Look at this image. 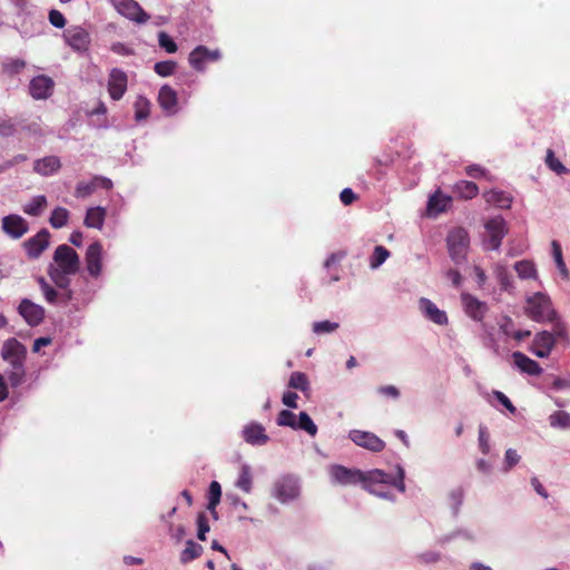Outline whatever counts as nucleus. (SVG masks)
Here are the masks:
<instances>
[{
  "label": "nucleus",
  "instance_id": "nucleus-10",
  "mask_svg": "<svg viewBox=\"0 0 570 570\" xmlns=\"http://www.w3.org/2000/svg\"><path fill=\"white\" fill-rule=\"evenodd\" d=\"M2 232L12 239H20L29 230L28 222L20 215L10 214L2 218Z\"/></svg>",
  "mask_w": 570,
  "mask_h": 570
},
{
  "label": "nucleus",
  "instance_id": "nucleus-43",
  "mask_svg": "<svg viewBox=\"0 0 570 570\" xmlns=\"http://www.w3.org/2000/svg\"><path fill=\"white\" fill-rule=\"evenodd\" d=\"M277 425L288 426L296 430L297 419L296 415L289 410H282L277 416Z\"/></svg>",
  "mask_w": 570,
  "mask_h": 570
},
{
  "label": "nucleus",
  "instance_id": "nucleus-4",
  "mask_svg": "<svg viewBox=\"0 0 570 570\" xmlns=\"http://www.w3.org/2000/svg\"><path fill=\"white\" fill-rule=\"evenodd\" d=\"M524 312L537 323L554 322L558 315L550 297L542 292H537L527 298Z\"/></svg>",
  "mask_w": 570,
  "mask_h": 570
},
{
  "label": "nucleus",
  "instance_id": "nucleus-6",
  "mask_svg": "<svg viewBox=\"0 0 570 570\" xmlns=\"http://www.w3.org/2000/svg\"><path fill=\"white\" fill-rule=\"evenodd\" d=\"M482 246L485 250H498L508 234V226L502 216H495L484 223Z\"/></svg>",
  "mask_w": 570,
  "mask_h": 570
},
{
  "label": "nucleus",
  "instance_id": "nucleus-28",
  "mask_svg": "<svg viewBox=\"0 0 570 570\" xmlns=\"http://www.w3.org/2000/svg\"><path fill=\"white\" fill-rule=\"evenodd\" d=\"M493 273L500 283L502 289L510 291L513 288V278L508 267L504 264L497 263L493 266Z\"/></svg>",
  "mask_w": 570,
  "mask_h": 570
},
{
  "label": "nucleus",
  "instance_id": "nucleus-46",
  "mask_svg": "<svg viewBox=\"0 0 570 570\" xmlns=\"http://www.w3.org/2000/svg\"><path fill=\"white\" fill-rule=\"evenodd\" d=\"M552 323H553V332H551V334H553L556 336V343L558 341H563L566 344H569L570 340H569V335H568L567 327H566L564 323L561 322L558 317Z\"/></svg>",
  "mask_w": 570,
  "mask_h": 570
},
{
  "label": "nucleus",
  "instance_id": "nucleus-27",
  "mask_svg": "<svg viewBox=\"0 0 570 570\" xmlns=\"http://www.w3.org/2000/svg\"><path fill=\"white\" fill-rule=\"evenodd\" d=\"M485 202L500 208H509L511 206V197L504 191L491 189L484 194Z\"/></svg>",
  "mask_w": 570,
  "mask_h": 570
},
{
  "label": "nucleus",
  "instance_id": "nucleus-21",
  "mask_svg": "<svg viewBox=\"0 0 570 570\" xmlns=\"http://www.w3.org/2000/svg\"><path fill=\"white\" fill-rule=\"evenodd\" d=\"M462 305L464 312L474 321H482L488 306L484 302L479 301L475 296L471 294H462L461 295Z\"/></svg>",
  "mask_w": 570,
  "mask_h": 570
},
{
  "label": "nucleus",
  "instance_id": "nucleus-29",
  "mask_svg": "<svg viewBox=\"0 0 570 570\" xmlns=\"http://www.w3.org/2000/svg\"><path fill=\"white\" fill-rule=\"evenodd\" d=\"M514 269L521 279H537L538 272L533 262L523 259L514 264Z\"/></svg>",
  "mask_w": 570,
  "mask_h": 570
},
{
  "label": "nucleus",
  "instance_id": "nucleus-59",
  "mask_svg": "<svg viewBox=\"0 0 570 570\" xmlns=\"http://www.w3.org/2000/svg\"><path fill=\"white\" fill-rule=\"evenodd\" d=\"M530 482H531V485H532L533 490L540 497H542L543 499H547L549 497L548 491L544 489V487L542 485V483L540 482V480L537 476H532Z\"/></svg>",
  "mask_w": 570,
  "mask_h": 570
},
{
  "label": "nucleus",
  "instance_id": "nucleus-26",
  "mask_svg": "<svg viewBox=\"0 0 570 570\" xmlns=\"http://www.w3.org/2000/svg\"><path fill=\"white\" fill-rule=\"evenodd\" d=\"M450 200L451 199L448 196L441 193L433 194L428 202L429 215L436 216L438 214L444 212Z\"/></svg>",
  "mask_w": 570,
  "mask_h": 570
},
{
  "label": "nucleus",
  "instance_id": "nucleus-9",
  "mask_svg": "<svg viewBox=\"0 0 570 570\" xmlns=\"http://www.w3.org/2000/svg\"><path fill=\"white\" fill-rule=\"evenodd\" d=\"M348 438L357 446H361L371 452L377 453L383 451L385 448V442L376 434L368 431L351 430L348 432Z\"/></svg>",
  "mask_w": 570,
  "mask_h": 570
},
{
  "label": "nucleus",
  "instance_id": "nucleus-60",
  "mask_svg": "<svg viewBox=\"0 0 570 570\" xmlns=\"http://www.w3.org/2000/svg\"><path fill=\"white\" fill-rule=\"evenodd\" d=\"M111 51L119 56H129L132 53V50L122 42L112 43Z\"/></svg>",
  "mask_w": 570,
  "mask_h": 570
},
{
  "label": "nucleus",
  "instance_id": "nucleus-34",
  "mask_svg": "<svg viewBox=\"0 0 570 570\" xmlns=\"http://www.w3.org/2000/svg\"><path fill=\"white\" fill-rule=\"evenodd\" d=\"M549 424L554 429H570V414L566 411H556L550 414Z\"/></svg>",
  "mask_w": 570,
  "mask_h": 570
},
{
  "label": "nucleus",
  "instance_id": "nucleus-39",
  "mask_svg": "<svg viewBox=\"0 0 570 570\" xmlns=\"http://www.w3.org/2000/svg\"><path fill=\"white\" fill-rule=\"evenodd\" d=\"M288 386L302 392H306L309 389V382L306 374L302 372H293L289 376Z\"/></svg>",
  "mask_w": 570,
  "mask_h": 570
},
{
  "label": "nucleus",
  "instance_id": "nucleus-62",
  "mask_svg": "<svg viewBox=\"0 0 570 570\" xmlns=\"http://www.w3.org/2000/svg\"><path fill=\"white\" fill-rule=\"evenodd\" d=\"M222 497V487L217 481H212L208 490V499H219Z\"/></svg>",
  "mask_w": 570,
  "mask_h": 570
},
{
  "label": "nucleus",
  "instance_id": "nucleus-45",
  "mask_svg": "<svg viewBox=\"0 0 570 570\" xmlns=\"http://www.w3.org/2000/svg\"><path fill=\"white\" fill-rule=\"evenodd\" d=\"M478 441H479V449H480V451L483 454H489L491 445H490V434L488 432L487 426H484V425H480L479 426V438H478Z\"/></svg>",
  "mask_w": 570,
  "mask_h": 570
},
{
  "label": "nucleus",
  "instance_id": "nucleus-41",
  "mask_svg": "<svg viewBox=\"0 0 570 570\" xmlns=\"http://www.w3.org/2000/svg\"><path fill=\"white\" fill-rule=\"evenodd\" d=\"M547 166L558 175L567 174L568 168L554 156V151L552 149L547 150L546 156Z\"/></svg>",
  "mask_w": 570,
  "mask_h": 570
},
{
  "label": "nucleus",
  "instance_id": "nucleus-37",
  "mask_svg": "<svg viewBox=\"0 0 570 570\" xmlns=\"http://www.w3.org/2000/svg\"><path fill=\"white\" fill-rule=\"evenodd\" d=\"M296 430H303L311 436H315L317 433V426L306 412H301L298 415Z\"/></svg>",
  "mask_w": 570,
  "mask_h": 570
},
{
  "label": "nucleus",
  "instance_id": "nucleus-23",
  "mask_svg": "<svg viewBox=\"0 0 570 570\" xmlns=\"http://www.w3.org/2000/svg\"><path fill=\"white\" fill-rule=\"evenodd\" d=\"M512 358L514 365L523 373L534 376L542 373V367L539 365V363L521 352H513Z\"/></svg>",
  "mask_w": 570,
  "mask_h": 570
},
{
  "label": "nucleus",
  "instance_id": "nucleus-32",
  "mask_svg": "<svg viewBox=\"0 0 570 570\" xmlns=\"http://www.w3.org/2000/svg\"><path fill=\"white\" fill-rule=\"evenodd\" d=\"M551 249H552V257L554 259L556 266H557L560 275L562 276L563 279H569L570 274H569L567 265L563 261L561 245L557 240H552Z\"/></svg>",
  "mask_w": 570,
  "mask_h": 570
},
{
  "label": "nucleus",
  "instance_id": "nucleus-20",
  "mask_svg": "<svg viewBox=\"0 0 570 570\" xmlns=\"http://www.w3.org/2000/svg\"><path fill=\"white\" fill-rule=\"evenodd\" d=\"M55 82L50 77L40 75L31 79L29 83V92L32 98L40 100L47 99L53 91Z\"/></svg>",
  "mask_w": 570,
  "mask_h": 570
},
{
  "label": "nucleus",
  "instance_id": "nucleus-30",
  "mask_svg": "<svg viewBox=\"0 0 570 570\" xmlns=\"http://www.w3.org/2000/svg\"><path fill=\"white\" fill-rule=\"evenodd\" d=\"M235 487L239 490L249 493L253 488L252 469L248 464H243L239 470L238 478L235 482Z\"/></svg>",
  "mask_w": 570,
  "mask_h": 570
},
{
  "label": "nucleus",
  "instance_id": "nucleus-2",
  "mask_svg": "<svg viewBox=\"0 0 570 570\" xmlns=\"http://www.w3.org/2000/svg\"><path fill=\"white\" fill-rule=\"evenodd\" d=\"M80 258L77 252L66 245H59L52 256V263L48 266V275L60 288H67L70 284L69 276L78 273Z\"/></svg>",
  "mask_w": 570,
  "mask_h": 570
},
{
  "label": "nucleus",
  "instance_id": "nucleus-18",
  "mask_svg": "<svg viewBox=\"0 0 570 570\" xmlns=\"http://www.w3.org/2000/svg\"><path fill=\"white\" fill-rule=\"evenodd\" d=\"M66 42L77 51L87 50L90 43V36L87 30L81 27H70L63 33Z\"/></svg>",
  "mask_w": 570,
  "mask_h": 570
},
{
  "label": "nucleus",
  "instance_id": "nucleus-58",
  "mask_svg": "<svg viewBox=\"0 0 570 570\" xmlns=\"http://www.w3.org/2000/svg\"><path fill=\"white\" fill-rule=\"evenodd\" d=\"M499 326H500V330L501 332L507 335V336H511L514 328H513V322L510 317L508 316H504L502 317V320L500 321L499 323Z\"/></svg>",
  "mask_w": 570,
  "mask_h": 570
},
{
  "label": "nucleus",
  "instance_id": "nucleus-52",
  "mask_svg": "<svg viewBox=\"0 0 570 570\" xmlns=\"http://www.w3.org/2000/svg\"><path fill=\"white\" fill-rule=\"evenodd\" d=\"M520 455L513 449H508L504 454V471H509L511 468L517 465L520 461Z\"/></svg>",
  "mask_w": 570,
  "mask_h": 570
},
{
  "label": "nucleus",
  "instance_id": "nucleus-25",
  "mask_svg": "<svg viewBox=\"0 0 570 570\" xmlns=\"http://www.w3.org/2000/svg\"><path fill=\"white\" fill-rule=\"evenodd\" d=\"M106 218V209L97 206L87 210L83 224L89 228L101 229Z\"/></svg>",
  "mask_w": 570,
  "mask_h": 570
},
{
  "label": "nucleus",
  "instance_id": "nucleus-53",
  "mask_svg": "<svg viewBox=\"0 0 570 570\" xmlns=\"http://www.w3.org/2000/svg\"><path fill=\"white\" fill-rule=\"evenodd\" d=\"M49 21L53 27L59 29L63 28L66 24V19L63 14L55 9L50 10L49 12Z\"/></svg>",
  "mask_w": 570,
  "mask_h": 570
},
{
  "label": "nucleus",
  "instance_id": "nucleus-14",
  "mask_svg": "<svg viewBox=\"0 0 570 570\" xmlns=\"http://www.w3.org/2000/svg\"><path fill=\"white\" fill-rule=\"evenodd\" d=\"M127 73L119 69L112 68L108 78V92L112 100H120L127 90Z\"/></svg>",
  "mask_w": 570,
  "mask_h": 570
},
{
  "label": "nucleus",
  "instance_id": "nucleus-42",
  "mask_svg": "<svg viewBox=\"0 0 570 570\" xmlns=\"http://www.w3.org/2000/svg\"><path fill=\"white\" fill-rule=\"evenodd\" d=\"M98 189L95 179L92 178L90 181H80L78 183L75 195L78 198H86L90 196L94 191Z\"/></svg>",
  "mask_w": 570,
  "mask_h": 570
},
{
  "label": "nucleus",
  "instance_id": "nucleus-57",
  "mask_svg": "<svg viewBox=\"0 0 570 570\" xmlns=\"http://www.w3.org/2000/svg\"><path fill=\"white\" fill-rule=\"evenodd\" d=\"M298 395L295 392H285L282 397V402L289 409H297Z\"/></svg>",
  "mask_w": 570,
  "mask_h": 570
},
{
  "label": "nucleus",
  "instance_id": "nucleus-44",
  "mask_svg": "<svg viewBox=\"0 0 570 570\" xmlns=\"http://www.w3.org/2000/svg\"><path fill=\"white\" fill-rule=\"evenodd\" d=\"M340 324L331 321H320L313 323V332L317 335L330 334L338 328Z\"/></svg>",
  "mask_w": 570,
  "mask_h": 570
},
{
  "label": "nucleus",
  "instance_id": "nucleus-50",
  "mask_svg": "<svg viewBox=\"0 0 570 570\" xmlns=\"http://www.w3.org/2000/svg\"><path fill=\"white\" fill-rule=\"evenodd\" d=\"M40 285V289L48 303H55L57 299V292L53 287H51L43 277L38 279Z\"/></svg>",
  "mask_w": 570,
  "mask_h": 570
},
{
  "label": "nucleus",
  "instance_id": "nucleus-63",
  "mask_svg": "<svg viewBox=\"0 0 570 570\" xmlns=\"http://www.w3.org/2000/svg\"><path fill=\"white\" fill-rule=\"evenodd\" d=\"M26 66V62L21 59H13L11 60L6 68L13 73L19 72L21 69H23Z\"/></svg>",
  "mask_w": 570,
  "mask_h": 570
},
{
  "label": "nucleus",
  "instance_id": "nucleus-12",
  "mask_svg": "<svg viewBox=\"0 0 570 570\" xmlns=\"http://www.w3.org/2000/svg\"><path fill=\"white\" fill-rule=\"evenodd\" d=\"M417 307L425 320L440 326H445L449 324L446 312L440 309L431 299L421 297L417 302Z\"/></svg>",
  "mask_w": 570,
  "mask_h": 570
},
{
  "label": "nucleus",
  "instance_id": "nucleus-48",
  "mask_svg": "<svg viewBox=\"0 0 570 570\" xmlns=\"http://www.w3.org/2000/svg\"><path fill=\"white\" fill-rule=\"evenodd\" d=\"M176 63L171 60L155 63L154 70L161 77H168L174 73Z\"/></svg>",
  "mask_w": 570,
  "mask_h": 570
},
{
  "label": "nucleus",
  "instance_id": "nucleus-56",
  "mask_svg": "<svg viewBox=\"0 0 570 570\" xmlns=\"http://www.w3.org/2000/svg\"><path fill=\"white\" fill-rule=\"evenodd\" d=\"M450 500L453 508L454 513H458L460 505L463 502V492L460 489L453 490L450 493Z\"/></svg>",
  "mask_w": 570,
  "mask_h": 570
},
{
  "label": "nucleus",
  "instance_id": "nucleus-51",
  "mask_svg": "<svg viewBox=\"0 0 570 570\" xmlns=\"http://www.w3.org/2000/svg\"><path fill=\"white\" fill-rule=\"evenodd\" d=\"M197 527H198L197 538L200 541H205L206 533L209 532L210 528L208 524V520H207L205 513H203V512L198 513V515H197Z\"/></svg>",
  "mask_w": 570,
  "mask_h": 570
},
{
  "label": "nucleus",
  "instance_id": "nucleus-33",
  "mask_svg": "<svg viewBox=\"0 0 570 570\" xmlns=\"http://www.w3.org/2000/svg\"><path fill=\"white\" fill-rule=\"evenodd\" d=\"M203 552V547L193 540L186 542V548L181 551L180 561L188 563L194 559L198 558Z\"/></svg>",
  "mask_w": 570,
  "mask_h": 570
},
{
  "label": "nucleus",
  "instance_id": "nucleus-55",
  "mask_svg": "<svg viewBox=\"0 0 570 570\" xmlns=\"http://www.w3.org/2000/svg\"><path fill=\"white\" fill-rule=\"evenodd\" d=\"M14 125L10 119H0V136L9 137L14 134Z\"/></svg>",
  "mask_w": 570,
  "mask_h": 570
},
{
  "label": "nucleus",
  "instance_id": "nucleus-31",
  "mask_svg": "<svg viewBox=\"0 0 570 570\" xmlns=\"http://www.w3.org/2000/svg\"><path fill=\"white\" fill-rule=\"evenodd\" d=\"M47 206V198L43 195L35 196L23 205L22 210L30 216H40Z\"/></svg>",
  "mask_w": 570,
  "mask_h": 570
},
{
  "label": "nucleus",
  "instance_id": "nucleus-17",
  "mask_svg": "<svg viewBox=\"0 0 570 570\" xmlns=\"http://www.w3.org/2000/svg\"><path fill=\"white\" fill-rule=\"evenodd\" d=\"M19 314L30 326L39 325L45 317V309L42 306L24 298L20 302L18 307Z\"/></svg>",
  "mask_w": 570,
  "mask_h": 570
},
{
  "label": "nucleus",
  "instance_id": "nucleus-19",
  "mask_svg": "<svg viewBox=\"0 0 570 570\" xmlns=\"http://www.w3.org/2000/svg\"><path fill=\"white\" fill-rule=\"evenodd\" d=\"M242 435L246 443L254 446L264 445L269 441L265 428L257 422L246 424L242 430Z\"/></svg>",
  "mask_w": 570,
  "mask_h": 570
},
{
  "label": "nucleus",
  "instance_id": "nucleus-15",
  "mask_svg": "<svg viewBox=\"0 0 570 570\" xmlns=\"http://www.w3.org/2000/svg\"><path fill=\"white\" fill-rule=\"evenodd\" d=\"M219 59V50H209L205 46H198L189 53L188 61L197 71H204L208 61H217Z\"/></svg>",
  "mask_w": 570,
  "mask_h": 570
},
{
  "label": "nucleus",
  "instance_id": "nucleus-47",
  "mask_svg": "<svg viewBox=\"0 0 570 570\" xmlns=\"http://www.w3.org/2000/svg\"><path fill=\"white\" fill-rule=\"evenodd\" d=\"M376 392L381 396L391 399L393 401H397L401 396V392H400L399 387H396L395 385H392V384L381 385L376 389Z\"/></svg>",
  "mask_w": 570,
  "mask_h": 570
},
{
  "label": "nucleus",
  "instance_id": "nucleus-64",
  "mask_svg": "<svg viewBox=\"0 0 570 570\" xmlns=\"http://www.w3.org/2000/svg\"><path fill=\"white\" fill-rule=\"evenodd\" d=\"M466 174L472 178L485 176V170L479 165H471L466 167Z\"/></svg>",
  "mask_w": 570,
  "mask_h": 570
},
{
  "label": "nucleus",
  "instance_id": "nucleus-40",
  "mask_svg": "<svg viewBox=\"0 0 570 570\" xmlns=\"http://www.w3.org/2000/svg\"><path fill=\"white\" fill-rule=\"evenodd\" d=\"M456 191L465 199H471L478 195L479 188L472 181L461 180L455 185Z\"/></svg>",
  "mask_w": 570,
  "mask_h": 570
},
{
  "label": "nucleus",
  "instance_id": "nucleus-5",
  "mask_svg": "<svg viewBox=\"0 0 570 570\" xmlns=\"http://www.w3.org/2000/svg\"><path fill=\"white\" fill-rule=\"evenodd\" d=\"M271 495L281 504H289L301 495V481L293 474L278 476L272 484Z\"/></svg>",
  "mask_w": 570,
  "mask_h": 570
},
{
  "label": "nucleus",
  "instance_id": "nucleus-13",
  "mask_svg": "<svg viewBox=\"0 0 570 570\" xmlns=\"http://www.w3.org/2000/svg\"><path fill=\"white\" fill-rule=\"evenodd\" d=\"M104 248L100 242H94L87 248L85 261L90 276L97 278L102 272Z\"/></svg>",
  "mask_w": 570,
  "mask_h": 570
},
{
  "label": "nucleus",
  "instance_id": "nucleus-3",
  "mask_svg": "<svg viewBox=\"0 0 570 570\" xmlns=\"http://www.w3.org/2000/svg\"><path fill=\"white\" fill-rule=\"evenodd\" d=\"M27 350L16 338L7 340L2 345V358L12 367L9 380L12 385H19L24 376V358Z\"/></svg>",
  "mask_w": 570,
  "mask_h": 570
},
{
  "label": "nucleus",
  "instance_id": "nucleus-22",
  "mask_svg": "<svg viewBox=\"0 0 570 570\" xmlns=\"http://www.w3.org/2000/svg\"><path fill=\"white\" fill-rule=\"evenodd\" d=\"M158 102L167 115H175L178 111L177 92L167 85L159 89Z\"/></svg>",
  "mask_w": 570,
  "mask_h": 570
},
{
  "label": "nucleus",
  "instance_id": "nucleus-8",
  "mask_svg": "<svg viewBox=\"0 0 570 570\" xmlns=\"http://www.w3.org/2000/svg\"><path fill=\"white\" fill-rule=\"evenodd\" d=\"M110 2L119 14L131 21L146 23L149 20V14L135 0H110Z\"/></svg>",
  "mask_w": 570,
  "mask_h": 570
},
{
  "label": "nucleus",
  "instance_id": "nucleus-49",
  "mask_svg": "<svg viewBox=\"0 0 570 570\" xmlns=\"http://www.w3.org/2000/svg\"><path fill=\"white\" fill-rule=\"evenodd\" d=\"M158 43L168 53H174L177 51V45L165 31H160L158 33Z\"/></svg>",
  "mask_w": 570,
  "mask_h": 570
},
{
  "label": "nucleus",
  "instance_id": "nucleus-38",
  "mask_svg": "<svg viewBox=\"0 0 570 570\" xmlns=\"http://www.w3.org/2000/svg\"><path fill=\"white\" fill-rule=\"evenodd\" d=\"M389 257L390 252L384 246H375L373 254L370 257V267L372 269H377Z\"/></svg>",
  "mask_w": 570,
  "mask_h": 570
},
{
  "label": "nucleus",
  "instance_id": "nucleus-1",
  "mask_svg": "<svg viewBox=\"0 0 570 570\" xmlns=\"http://www.w3.org/2000/svg\"><path fill=\"white\" fill-rule=\"evenodd\" d=\"M395 471L396 473L393 475L380 469L363 472L358 469L334 464L330 468V476L333 483L340 485L362 484L371 494L394 502L395 495L385 488L394 487L401 493H404L406 490L404 483L405 470L402 465L397 464Z\"/></svg>",
  "mask_w": 570,
  "mask_h": 570
},
{
  "label": "nucleus",
  "instance_id": "nucleus-24",
  "mask_svg": "<svg viewBox=\"0 0 570 570\" xmlns=\"http://www.w3.org/2000/svg\"><path fill=\"white\" fill-rule=\"evenodd\" d=\"M60 167L61 161L57 156H47L33 163V170L41 176H51L56 174Z\"/></svg>",
  "mask_w": 570,
  "mask_h": 570
},
{
  "label": "nucleus",
  "instance_id": "nucleus-61",
  "mask_svg": "<svg viewBox=\"0 0 570 570\" xmlns=\"http://www.w3.org/2000/svg\"><path fill=\"white\" fill-rule=\"evenodd\" d=\"M340 198L344 205H351L355 200L356 196L351 188H344L340 194Z\"/></svg>",
  "mask_w": 570,
  "mask_h": 570
},
{
  "label": "nucleus",
  "instance_id": "nucleus-7",
  "mask_svg": "<svg viewBox=\"0 0 570 570\" xmlns=\"http://www.w3.org/2000/svg\"><path fill=\"white\" fill-rule=\"evenodd\" d=\"M448 250L455 264H463L470 245L468 232L462 227L452 229L446 237Z\"/></svg>",
  "mask_w": 570,
  "mask_h": 570
},
{
  "label": "nucleus",
  "instance_id": "nucleus-16",
  "mask_svg": "<svg viewBox=\"0 0 570 570\" xmlns=\"http://www.w3.org/2000/svg\"><path fill=\"white\" fill-rule=\"evenodd\" d=\"M554 345L556 336L551 332L541 331L533 338L531 352L540 358H546L550 355Z\"/></svg>",
  "mask_w": 570,
  "mask_h": 570
},
{
  "label": "nucleus",
  "instance_id": "nucleus-36",
  "mask_svg": "<svg viewBox=\"0 0 570 570\" xmlns=\"http://www.w3.org/2000/svg\"><path fill=\"white\" fill-rule=\"evenodd\" d=\"M68 218L69 212L66 208L56 207L51 213L49 223L53 228L59 229L67 225Z\"/></svg>",
  "mask_w": 570,
  "mask_h": 570
},
{
  "label": "nucleus",
  "instance_id": "nucleus-35",
  "mask_svg": "<svg viewBox=\"0 0 570 570\" xmlns=\"http://www.w3.org/2000/svg\"><path fill=\"white\" fill-rule=\"evenodd\" d=\"M135 119L137 121L145 120L149 117L150 114V102L149 100L144 96H138L135 104Z\"/></svg>",
  "mask_w": 570,
  "mask_h": 570
},
{
  "label": "nucleus",
  "instance_id": "nucleus-11",
  "mask_svg": "<svg viewBox=\"0 0 570 570\" xmlns=\"http://www.w3.org/2000/svg\"><path fill=\"white\" fill-rule=\"evenodd\" d=\"M50 233L48 229H40L35 236L23 243V248L31 259H37L50 245Z\"/></svg>",
  "mask_w": 570,
  "mask_h": 570
},
{
  "label": "nucleus",
  "instance_id": "nucleus-54",
  "mask_svg": "<svg viewBox=\"0 0 570 570\" xmlns=\"http://www.w3.org/2000/svg\"><path fill=\"white\" fill-rule=\"evenodd\" d=\"M493 395L511 414L515 413V406L504 393L500 391H493Z\"/></svg>",
  "mask_w": 570,
  "mask_h": 570
}]
</instances>
